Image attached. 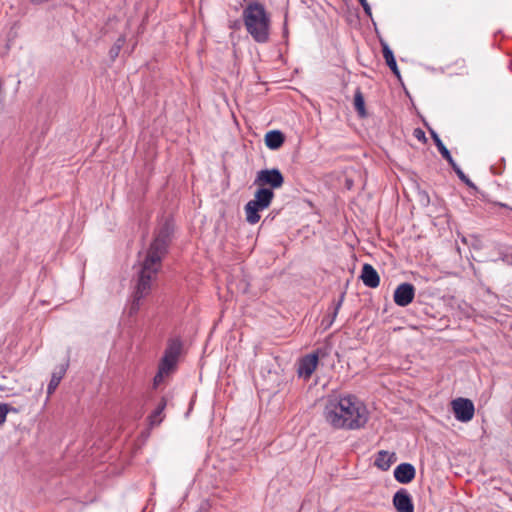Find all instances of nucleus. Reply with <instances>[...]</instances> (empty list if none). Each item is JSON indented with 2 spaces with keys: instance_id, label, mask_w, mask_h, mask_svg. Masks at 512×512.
Listing matches in <instances>:
<instances>
[{
  "instance_id": "23",
  "label": "nucleus",
  "mask_w": 512,
  "mask_h": 512,
  "mask_svg": "<svg viewBox=\"0 0 512 512\" xmlns=\"http://www.w3.org/2000/svg\"><path fill=\"white\" fill-rule=\"evenodd\" d=\"M10 411H16L12 406L6 403H0V426H2L7 418Z\"/></svg>"
},
{
  "instance_id": "4",
  "label": "nucleus",
  "mask_w": 512,
  "mask_h": 512,
  "mask_svg": "<svg viewBox=\"0 0 512 512\" xmlns=\"http://www.w3.org/2000/svg\"><path fill=\"white\" fill-rule=\"evenodd\" d=\"M182 345L179 340H170L160 360L158 372L154 376L153 384L155 387L160 385L164 378L176 370L178 359L181 353Z\"/></svg>"
},
{
  "instance_id": "22",
  "label": "nucleus",
  "mask_w": 512,
  "mask_h": 512,
  "mask_svg": "<svg viewBox=\"0 0 512 512\" xmlns=\"http://www.w3.org/2000/svg\"><path fill=\"white\" fill-rule=\"evenodd\" d=\"M454 172L457 174L460 180L466 183L469 186H473V183L470 179L465 175V173L461 170V168L457 165V163L453 160L452 163H449Z\"/></svg>"
},
{
  "instance_id": "5",
  "label": "nucleus",
  "mask_w": 512,
  "mask_h": 512,
  "mask_svg": "<svg viewBox=\"0 0 512 512\" xmlns=\"http://www.w3.org/2000/svg\"><path fill=\"white\" fill-rule=\"evenodd\" d=\"M274 198L273 190L261 187L244 207L246 220L250 224H256L260 220L259 212L268 208Z\"/></svg>"
},
{
  "instance_id": "6",
  "label": "nucleus",
  "mask_w": 512,
  "mask_h": 512,
  "mask_svg": "<svg viewBox=\"0 0 512 512\" xmlns=\"http://www.w3.org/2000/svg\"><path fill=\"white\" fill-rule=\"evenodd\" d=\"M284 183V177L277 168L263 169L257 173L255 185L270 186V189L280 188Z\"/></svg>"
},
{
  "instance_id": "15",
  "label": "nucleus",
  "mask_w": 512,
  "mask_h": 512,
  "mask_svg": "<svg viewBox=\"0 0 512 512\" xmlns=\"http://www.w3.org/2000/svg\"><path fill=\"white\" fill-rule=\"evenodd\" d=\"M343 300H344V294L341 295L339 300H337V301L334 300L332 302V306L329 308L328 314L323 318V321H322L323 324L326 325V327H330L333 324L334 320L337 317L339 309L342 306Z\"/></svg>"
},
{
  "instance_id": "14",
  "label": "nucleus",
  "mask_w": 512,
  "mask_h": 512,
  "mask_svg": "<svg viewBox=\"0 0 512 512\" xmlns=\"http://www.w3.org/2000/svg\"><path fill=\"white\" fill-rule=\"evenodd\" d=\"M284 141V134L279 130H271L265 135V145L271 150L279 149Z\"/></svg>"
},
{
  "instance_id": "11",
  "label": "nucleus",
  "mask_w": 512,
  "mask_h": 512,
  "mask_svg": "<svg viewBox=\"0 0 512 512\" xmlns=\"http://www.w3.org/2000/svg\"><path fill=\"white\" fill-rule=\"evenodd\" d=\"M415 475V467L410 463H401L394 470V477L401 484L410 483L415 478Z\"/></svg>"
},
{
  "instance_id": "8",
  "label": "nucleus",
  "mask_w": 512,
  "mask_h": 512,
  "mask_svg": "<svg viewBox=\"0 0 512 512\" xmlns=\"http://www.w3.org/2000/svg\"><path fill=\"white\" fill-rule=\"evenodd\" d=\"M455 418L460 422L470 421L475 412L474 404L467 398H456L451 402Z\"/></svg>"
},
{
  "instance_id": "17",
  "label": "nucleus",
  "mask_w": 512,
  "mask_h": 512,
  "mask_svg": "<svg viewBox=\"0 0 512 512\" xmlns=\"http://www.w3.org/2000/svg\"><path fill=\"white\" fill-rule=\"evenodd\" d=\"M66 373V367L61 366L59 371H55L52 373L50 382L47 387V393L48 395H51L54 393L56 388L58 387L59 383L61 382L62 378L64 377Z\"/></svg>"
},
{
  "instance_id": "20",
  "label": "nucleus",
  "mask_w": 512,
  "mask_h": 512,
  "mask_svg": "<svg viewBox=\"0 0 512 512\" xmlns=\"http://www.w3.org/2000/svg\"><path fill=\"white\" fill-rule=\"evenodd\" d=\"M354 107L360 117L366 116L365 100H364V96L359 88L355 91Z\"/></svg>"
},
{
  "instance_id": "7",
  "label": "nucleus",
  "mask_w": 512,
  "mask_h": 512,
  "mask_svg": "<svg viewBox=\"0 0 512 512\" xmlns=\"http://www.w3.org/2000/svg\"><path fill=\"white\" fill-rule=\"evenodd\" d=\"M327 354L326 348H317L314 353L304 356L299 362V376L305 379L310 378L317 367L319 357H324Z\"/></svg>"
},
{
  "instance_id": "16",
  "label": "nucleus",
  "mask_w": 512,
  "mask_h": 512,
  "mask_svg": "<svg viewBox=\"0 0 512 512\" xmlns=\"http://www.w3.org/2000/svg\"><path fill=\"white\" fill-rule=\"evenodd\" d=\"M166 405H167L166 399L161 398V400L157 404L156 408L154 409L152 414L149 416L150 424L152 426L159 425L162 422V420L164 418L163 412L166 408Z\"/></svg>"
},
{
  "instance_id": "1",
  "label": "nucleus",
  "mask_w": 512,
  "mask_h": 512,
  "mask_svg": "<svg viewBox=\"0 0 512 512\" xmlns=\"http://www.w3.org/2000/svg\"><path fill=\"white\" fill-rule=\"evenodd\" d=\"M171 235L172 228L169 223L166 222L157 231L145 253L138 272V279L130 306V314L136 313L139 310L140 301L150 293L152 284L156 280L162 267V260L168 252Z\"/></svg>"
},
{
  "instance_id": "26",
  "label": "nucleus",
  "mask_w": 512,
  "mask_h": 512,
  "mask_svg": "<svg viewBox=\"0 0 512 512\" xmlns=\"http://www.w3.org/2000/svg\"><path fill=\"white\" fill-rule=\"evenodd\" d=\"M415 136H416L417 138H420V137H423V138H424V137H425V134H424V132H423L422 130H420V129H416V130H415Z\"/></svg>"
},
{
  "instance_id": "21",
  "label": "nucleus",
  "mask_w": 512,
  "mask_h": 512,
  "mask_svg": "<svg viewBox=\"0 0 512 512\" xmlns=\"http://www.w3.org/2000/svg\"><path fill=\"white\" fill-rule=\"evenodd\" d=\"M125 41H126L125 37H124V36H120V37L116 40V42L114 43V45L110 48V50H109V56H110V59H111L112 61H114V60L118 57V55H119V53H120V51H121V49H122V47H123V45H124Z\"/></svg>"
},
{
  "instance_id": "12",
  "label": "nucleus",
  "mask_w": 512,
  "mask_h": 512,
  "mask_svg": "<svg viewBox=\"0 0 512 512\" xmlns=\"http://www.w3.org/2000/svg\"><path fill=\"white\" fill-rule=\"evenodd\" d=\"M360 278L364 285L369 288H376L379 286L380 277L376 269L371 264L365 263L363 265Z\"/></svg>"
},
{
  "instance_id": "27",
  "label": "nucleus",
  "mask_w": 512,
  "mask_h": 512,
  "mask_svg": "<svg viewBox=\"0 0 512 512\" xmlns=\"http://www.w3.org/2000/svg\"><path fill=\"white\" fill-rule=\"evenodd\" d=\"M508 68L512 69V60L509 61Z\"/></svg>"
},
{
  "instance_id": "19",
  "label": "nucleus",
  "mask_w": 512,
  "mask_h": 512,
  "mask_svg": "<svg viewBox=\"0 0 512 512\" xmlns=\"http://www.w3.org/2000/svg\"><path fill=\"white\" fill-rule=\"evenodd\" d=\"M432 139L434 141V144L436 145L439 153L442 155V157L448 162V163H452V161L454 160L450 151L447 149V147L443 144L442 140L440 139V137L438 136L437 133L433 132L432 131Z\"/></svg>"
},
{
  "instance_id": "2",
  "label": "nucleus",
  "mask_w": 512,
  "mask_h": 512,
  "mask_svg": "<svg viewBox=\"0 0 512 512\" xmlns=\"http://www.w3.org/2000/svg\"><path fill=\"white\" fill-rule=\"evenodd\" d=\"M323 416L334 429L358 430L368 422V410L355 395H331L325 401Z\"/></svg>"
},
{
  "instance_id": "9",
  "label": "nucleus",
  "mask_w": 512,
  "mask_h": 512,
  "mask_svg": "<svg viewBox=\"0 0 512 512\" xmlns=\"http://www.w3.org/2000/svg\"><path fill=\"white\" fill-rule=\"evenodd\" d=\"M415 296V288L410 283H401L394 291V302L400 306L405 307L409 305Z\"/></svg>"
},
{
  "instance_id": "18",
  "label": "nucleus",
  "mask_w": 512,
  "mask_h": 512,
  "mask_svg": "<svg viewBox=\"0 0 512 512\" xmlns=\"http://www.w3.org/2000/svg\"><path fill=\"white\" fill-rule=\"evenodd\" d=\"M383 57H384V59L386 61V64L388 65V67L391 69V71L396 76L399 77L400 76V72H399V69H398V66H397L394 54H393L392 50L386 44L383 45Z\"/></svg>"
},
{
  "instance_id": "25",
  "label": "nucleus",
  "mask_w": 512,
  "mask_h": 512,
  "mask_svg": "<svg viewBox=\"0 0 512 512\" xmlns=\"http://www.w3.org/2000/svg\"><path fill=\"white\" fill-rule=\"evenodd\" d=\"M491 170L494 174H501L502 173V169L498 167V164H493L491 166Z\"/></svg>"
},
{
  "instance_id": "3",
  "label": "nucleus",
  "mask_w": 512,
  "mask_h": 512,
  "mask_svg": "<svg viewBox=\"0 0 512 512\" xmlns=\"http://www.w3.org/2000/svg\"><path fill=\"white\" fill-rule=\"evenodd\" d=\"M242 19L247 33L259 44H265L270 39L271 18L265 6L252 1L242 12Z\"/></svg>"
},
{
  "instance_id": "24",
  "label": "nucleus",
  "mask_w": 512,
  "mask_h": 512,
  "mask_svg": "<svg viewBox=\"0 0 512 512\" xmlns=\"http://www.w3.org/2000/svg\"><path fill=\"white\" fill-rule=\"evenodd\" d=\"M358 1L360 2L361 6L363 7L365 14L368 16H371L372 11H371V7L368 4L367 0H358Z\"/></svg>"
},
{
  "instance_id": "10",
  "label": "nucleus",
  "mask_w": 512,
  "mask_h": 512,
  "mask_svg": "<svg viewBox=\"0 0 512 512\" xmlns=\"http://www.w3.org/2000/svg\"><path fill=\"white\" fill-rule=\"evenodd\" d=\"M393 505L397 512H414V505L409 492L401 488L393 496Z\"/></svg>"
},
{
  "instance_id": "13",
  "label": "nucleus",
  "mask_w": 512,
  "mask_h": 512,
  "mask_svg": "<svg viewBox=\"0 0 512 512\" xmlns=\"http://www.w3.org/2000/svg\"><path fill=\"white\" fill-rule=\"evenodd\" d=\"M396 455L395 453H390L385 450H381L377 453L375 458V466L382 471H387L391 465L395 462Z\"/></svg>"
}]
</instances>
